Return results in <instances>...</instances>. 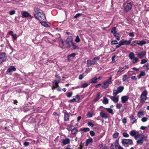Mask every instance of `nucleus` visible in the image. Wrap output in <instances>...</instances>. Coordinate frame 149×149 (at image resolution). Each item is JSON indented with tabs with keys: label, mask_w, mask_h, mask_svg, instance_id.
Wrapping results in <instances>:
<instances>
[{
	"label": "nucleus",
	"mask_w": 149,
	"mask_h": 149,
	"mask_svg": "<svg viewBox=\"0 0 149 149\" xmlns=\"http://www.w3.org/2000/svg\"><path fill=\"white\" fill-rule=\"evenodd\" d=\"M35 12L36 14H34V16L36 19L40 20L39 17L43 20L45 19V16L42 10L37 8L36 9Z\"/></svg>",
	"instance_id": "1"
},
{
	"label": "nucleus",
	"mask_w": 149,
	"mask_h": 149,
	"mask_svg": "<svg viewBox=\"0 0 149 149\" xmlns=\"http://www.w3.org/2000/svg\"><path fill=\"white\" fill-rule=\"evenodd\" d=\"M73 42V39L72 37L71 36L68 37L65 41H62V43L64 45L65 43L67 47L70 48V47L71 44Z\"/></svg>",
	"instance_id": "2"
},
{
	"label": "nucleus",
	"mask_w": 149,
	"mask_h": 149,
	"mask_svg": "<svg viewBox=\"0 0 149 149\" xmlns=\"http://www.w3.org/2000/svg\"><path fill=\"white\" fill-rule=\"evenodd\" d=\"M121 143L125 147H128L129 145H131L133 144L132 140L130 139H122Z\"/></svg>",
	"instance_id": "3"
},
{
	"label": "nucleus",
	"mask_w": 149,
	"mask_h": 149,
	"mask_svg": "<svg viewBox=\"0 0 149 149\" xmlns=\"http://www.w3.org/2000/svg\"><path fill=\"white\" fill-rule=\"evenodd\" d=\"M117 93L115 92H113V96H111L109 95H107V96L110 98L114 103H117L119 101V96L117 95Z\"/></svg>",
	"instance_id": "4"
},
{
	"label": "nucleus",
	"mask_w": 149,
	"mask_h": 149,
	"mask_svg": "<svg viewBox=\"0 0 149 149\" xmlns=\"http://www.w3.org/2000/svg\"><path fill=\"white\" fill-rule=\"evenodd\" d=\"M147 92L146 90L143 91L141 94L140 97L141 99L140 102L141 103H143L147 100Z\"/></svg>",
	"instance_id": "5"
},
{
	"label": "nucleus",
	"mask_w": 149,
	"mask_h": 149,
	"mask_svg": "<svg viewBox=\"0 0 149 149\" xmlns=\"http://www.w3.org/2000/svg\"><path fill=\"white\" fill-rule=\"evenodd\" d=\"M112 79V77L111 76L110 77L109 79L106 81L104 82L103 83V84L102 86V87L104 89L107 88L109 85L111 84Z\"/></svg>",
	"instance_id": "6"
},
{
	"label": "nucleus",
	"mask_w": 149,
	"mask_h": 149,
	"mask_svg": "<svg viewBox=\"0 0 149 149\" xmlns=\"http://www.w3.org/2000/svg\"><path fill=\"white\" fill-rule=\"evenodd\" d=\"M146 54V52L145 51H143L141 52L138 53L136 55L140 59L143 58L144 56H145Z\"/></svg>",
	"instance_id": "7"
},
{
	"label": "nucleus",
	"mask_w": 149,
	"mask_h": 149,
	"mask_svg": "<svg viewBox=\"0 0 149 149\" xmlns=\"http://www.w3.org/2000/svg\"><path fill=\"white\" fill-rule=\"evenodd\" d=\"M6 56L5 53H2L0 55V63L5 61Z\"/></svg>",
	"instance_id": "8"
},
{
	"label": "nucleus",
	"mask_w": 149,
	"mask_h": 149,
	"mask_svg": "<svg viewBox=\"0 0 149 149\" xmlns=\"http://www.w3.org/2000/svg\"><path fill=\"white\" fill-rule=\"evenodd\" d=\"M145 136L142 134H139L137 133L136 136H135V139L137 140L139 139H145Z\"/></svg>",
	"instance_id": "9"
},
{
	"label": "nucleus",
	"mask_w": 149,
	"mask_h": 149,
	"mask_svg": "<svg viewBox=\"0 0 149 149\" xmlns=\"http://www.w3.org/2000/svg\"><path fill=\"white\" fill-rule=\"evenodd\" d=\"M115 146L116 149H124L119 144V139H117L115 142Z\"/></svg>",
	"instance_id": "10"
},
{
	"label": "nucleus",
	"mask_w": 149,
	"mask_h": 149,
	"mask_svg": "<svg viewBox=\"0 0 149 149\" xmlns=\"http://www.w3.org/2000/svg\"><path fill=\"white\" fill-rule=\"evenodd\" d=\"M124 87L123 86H120L118 87L117 88V90H114L113 91V92H115L117 93V94L121 93L123 90Z\"/></svg>",
	"instance_id": "11"
},
{
	"label": "nucleus",
	"mask_w": 149,
	"mask_h": 149,
	"mask_svg": "<svg viewBox=\"0 0 149 149\" xmlns=\"http://www.w3.org/2000/svg\"><path fill=\"white\" fill-rule=\"evenodd\" d=\"M22 17H28L33 18V17L30 15L27 12L24 11L22 13Z\"/></svg>",
	"instance_id": "12"
},
{
	"label": "nucleus",
	"mask_w": 149,
	"mask_h": 149,
	"mask_svg": "<svg viewBox=\"0 0 149 149\" xmlns=\"http://www.w3.org/2000/svg\"><path fill=\"white\" fill-rule=\"evenodd\" d=\"M64 120L65 121H68L69 120L70 115L68 113L65 111L64 112Z\"/></svg>",
	"instance_id": "13"
},
{
	"label": "nucleus",
	"mask_w": 149,
	"mask_h": 149,
	"mask_svg": "<svg viewBox=\"0 0 149 149\" xmlns=\"http://www.w3.org/2000/svg\"><path fill=\"white\" fill-rule=\"evenodd\" d=\"M132 5L131 3H128L125 7V10L126 11L130 10L132 8Z\"/></svg>",
	"instance_id": "14"
},
{
	"label": "nucleus",
	"mask_w": 149,
	"mask_h": 149,
	"mask_svg": "<svg viewBox=\"0 0 149 149\" xmlns=\"http://www.w3.org/2000/svg\"><path fill=\"white\" fill-rule=\"evenodd\" d=\"M129 99V97L127 96H122L121 98V102L123 103H125Z\"/></svg>",
	"instance_id": "15"
},
{
	"label": "nucleus",
	"mask_w": 149,
	"mask_h": 149,
	"mask_svg": "<svg viewBox=\"0 0 149 149\" xmlns=\"http://www.w3.org/2000/svg\"><path fill=\"white\" fill-rule=\"evenodd\" d=\"M62 143L63 145L68 144L70 143V140L68 138H66L63 140Z\"/></svg>",
	"instance_id": "16"
},
{
	"label": "nucleus",
	"mask_w": 149,
	"mask_h": 149,
	"mask_svg": "<svg viewBox=\"0 0 149 149\" xmlns=\"http://www.w3.org/2000/svg\"><path fill=\"white\" fill-rule=\"evenodd\" d=\"M95 63V61H93V60L91 61L90 60H88L87 61V64L88 66H90L92 65H94Z\"/></svg>",
	"instance_id": "17"
},
{
	"label": "nucleus",
	"mask_w": 149,
	"mask_h": 149,
	"mask_svg": "<svg viewBox=\"0 0 149 149\" xmlns=\"http://www.w3.org/2000/svg\"><path fill=\"white\" fill-rule=\"evenodd\" d=\"M100 116L102 118L106 119L107 118V114L101 111L100 113Z\"/></svg>",
	"instance_id": "18"
},
{
	"label": "nucleus",
	"mask_w": 149,
	"mask_h": 149,
	"mask_svg": "<svg viewBox=\"0 0 149 149\" xmlns=\"http://www.w3.org/2000/svg\"><path fill=\"white\" fill-rule=\"evenodd\" d=\"M146 41L143 40H141V41H138V42H136V43L137 44L141 46L145 44H146Z\"/></svg>",
	"instance_id": "19"
},
{
	"label": "nucleus",
	"mask_w": 149,
	"mask_h": 149,
	"mask_svg": "<svg viewBox=\"0 0 149 149\" xmlns=\"http://www.w3.org/2000/svg\"><path fill=\"white\" fill-rule=\"evenodd\" d=\"M58 84L56 82H55V81H54L53 83V86L52 87V89L54 90L56 88L58 87Z\"/></svg>",
	"instance_id": "20"
},
{
	"label": "nucleus",
	"mask_w": 149,
	"mask_h": 149,
	"mask_svg": "<svg viewBox=\"0 0 149 149\" xmlns=\"http://www.w3.org/2000/svg\"><path fill=\"white\" fill-rule=\"evenodd\" d=\"M16 70V69L14 67L11 66L8 69L7 71L9 72H10L12 71H15Z\"/></svg>",
	"instance_id": "21"
},
{
	"label": "nucleus",
	"mask_w": 149,
	"mask_h": 149,
	"mask_svg": "<svg viewBox=\"0 0 149 149\" xmlns=\"http://www.w3.org/2000/svg\"><path fill=\"white\" fill-rule=\"evenodd\" d=\"M72 47V49L73 50L76 49H79V47L78 46H77L76 44L73 42L71 44Z\"/></svg>",
	"instance_id": "22"
},
{
	"label": "nucleus",
	"mask_w": 149,
	"mask_h": 149,
	"mask_svg": "<svg viewBox=\"0 0 149 149\" xmlns=\"http://www.w3.org/2000/svg\"><path fill=\"white\" fill-rule=\"evenodd\" d=\"M136 131L134 130H132L130 132V134L132 136H134L135 137V136H136L137 134Z\"/></svg>",
	"instance_id": "23"
},
{
	"label": "nucleus",
	"mask_w": 149,
	"mask_h": 149,
	"mask_svg": "<svg viewBox=\"0 0 149 149\" xmlns=\"http://www.w3.org/2000/svg\"><path fill=\"white\" fill-rule=\"evenodd\" d=\"M80 130L81 131L86 132L89 131H90V129L88 127H84L81 128Z\"/></svg>",
	"instance_id": "24"
},
{
	"label": "nucleus",
	"mask_w": 149,
	"mask_h": 149,
	"mask_svg": "<svg viewBox=\"0 0 149 149\" xmlns=\"http://www.w3.org/2000/svg\"><path fill=\"white\" fill-rule=\"evenodd\" d=\"M120 45H129V42H127V41L126 40H125L124 41H120Z\"/></svg>",
	"instance_id": "25"
},
{
	"label": "nucleus",
	"mask_w": 149,
	"mask_h": 149,
	"mask_svg": "<svg viewBox=\"0 0 149 149\" xmlns=\"http://www.w3.org/2000/svg\"><path fill=\"white\" fill-rule=\"evenodd\" d=\"M93 141V139L92 138H90L87 139L86 141V146H88V144L90 143H92Z\"/></svg>",
	"instance_id": "26"
},
{
	"label": "nucleus",
	"mask_w": 149,
	"mask_h": 149,
	"mask_svg": "<svg viewBox=\"0 0 149 149\" xmlns=\"http://www.w3.org/2000/svg\"><path fill=\"white\" fill-rule=\"evenodd\" d=\"M97 78L96 77L93 78L91 80V83H96L97 82Z\"/></svg>",
	"instance_id": "27"
},
{
	"label": "nucleus",
	"mask_w": 149,
	"mask_h": 149,
	"mask_svg": "<svg viewBox=\"0 0 149 149\" xmlns=\"http://www.w3.org/2000/svg\"><path fill=\"white\" fill-rule=\"evenodd\" d=\"M130 119L132 120H133V122H132V124H133L136 123V120L133 115H131L130 117Z\"/></svg>",
	"instance_id": "28"
},
{
	"label": "nucleus",
	"mask_w": 149,
	"mask_h": 149,
	"mask_svg": "<svg viewBox=\"0 0 149 149\" xmlns=\"http://www.w3.org/2000/svg\"><path fill=\"white\" fill-rule=\"evenodd\" d=\"M41 24L43 26L45 27H48L49 26L47 23L45 21H42L41 22Z\"/></svg>",
	"instance_id": "29"
},
{
	"label": "nucleus",
	"mask_w": 149,
	"mask_h": 149,
	"mask_svg": "<svg viewBox=\"0 0 149 149\" xmlns=\"http://www.w3.org/2000/svg\"><path fill=\"white\" fill-rule=\"evenodd\" d=\"M100 95V93H98L95 98L93 100V101L94 102H96L97 101L100 99L99 96Z\"/></svg>",
	"instance_id": "30"
},
{
	"label": "nucleus",
	"mask_w": 149,
	"mask_h": 149,
	"mask_svg": "<svg viewBox=\"0 0 149 149\" xmlns=\"http://www.w3.org/2000/svg\"><path fill=\"white\" fill-rule=\"evenodd\" d=\"M146 75V73L144 72L141 71L140 73L138 76L139 79H140L142 76H144Z\"/></svg>",
	"instance_id": "31"
},
{
	"label": "nucleus",
	"mask_w": 149,
	"mask_h": 149,
	"mask_svg": "<svg viewBox=\"0 0 149 149\" xmlns=\"http://www.w3.org/2000/svg\"><path fill=\"white\" fill-rule=\"evenodd\" d=\"M129 57L131 60H133L135 57L134 54L131 52L129 54Z\"/></svg>",
	"instance_id": "32"
},
{
	"label": "nucleus",
	"mask_w": 149,
	"mask_h": 149,
	"mask_svg": "<svg viewBox=\"0 0 149 149\" xmlns=\"http://www.w3.org/2000/svg\"><path fill=\"white\" fill-rule=\"evenodd\" d=\"M119 70L117 71V73L118 74H120L122 72L124 71L125 70L124 68L123 67H119Z\"/></svg>",
	"instance_id": "33"
},
{
	"label": "nucleus",
	"mask_w": 149,
	"mask_h": 149,
	"mask_svg": "<svg viewBox=\"0 0 149 149\" xmlns=\"http://www.w3.org/2000/svg\"><path fill=\"white\" fill-rule=\"evenodd\" d=\"M102 102L104 104H107L109 103L108 100L106 97H104Z\"/></svg>",
	"instance_id": "34"
},
{
	"label": "nucleus",
	"mask_w": 149,
	"mask_h": 149,
	"mask_svg": "<svg viewBox=\"0 0 149 149\" xmlns=\"http://www.w3.org/2000/svg\"><path fill=\"white\" fill-rule=\"evenodd\" d=\"M77 132L78 130L75 127L71 130L72 134H75Z\"/></svg>",
	"instance_id": "35"
},
{
	"label": "nucleus",
	"mask_w": 149,
	"mask_h": 149,
	"mask_svg": "<svg viewBox=\"0 0 149 149\" xmlns=\"http://www.w3.org/2000/svg\"><path fill=\"white\" fill-rule=\"evenodd\" d=\"M73 98L74 99L75 102H78L80 99V97L79 95H76L74 96Z\"/></svg>",
	"instance_id": "36"
},
{
	"label": "nucleus",
	"mask_w": 149,
	"mask_h": 149,
	"mask_svg": "<svg viewBox=\"0 0 149 149\" xmlns=\"http://www.w3.org/2000/svg\"><path fill=\"white\" fill-rule=\"evenodd\" d=\"M123 81H125L127 79H128L130 77L128 76L127 75L125 74L123 76Z\"/></svg>",
	"instance_id": "37"
},
{
	"label": "nucleus",
	"mask_w": 149,
	"mask_h": 149,
	"mask_svg": "<svg viewBox=\"0 0 149 149\" xmlns=\"http://www.w3.org/2000/svg\"><path fill=\"white\" fill-rule=\"evenodd\" d=\"M106 110L108 111L109 113H111L112 114H113V110L112 109L110 108H107L106 109Z\"/></svg>",
	"instance_id": "38"
},
{
	"label": "nucleus",
	"mask_w": 149,
	"mask_h": 149,
	"mask_svg": "<svg viewBox=\"0 0 149 149\" xmlns=\"http://www.w3.org/2000/svg\"><path fill=\"white\" fill-rule=\"evenodd\" d=\"M143 139H139L138 140L136 141V143L137 144L139 145H142L143 143Z\"/></svg>",
	"instance_id": "39"
},
{
	"label": "nucleus",
	"mask_w": 149,
	"mask_h": 149,
	"mask_svg": "<svg viewBox=\"0 0 149 149\" xmlns=\"http://www.w3.org/2000/svg\"><path fill=\"white\" fill-rule=\"evenodd\" d=\"M119 134V133L118 132H116L114 133L113 135V138L116 139L117 138Z\"/></svg>",
	"instance_id": "40"
},
{
	"label": "nucleus",
	"mask_w": 149,
	"mask_h": 149,
	"mask_svg": "<svg viewBox=\"0 0 149 149\" xmlns=\"http://www.w3.org/2000/svg\"><path fill=\"white\" fill-rule=\"evenodd\" d=\"M143 115V111H139L137 114L139 118L141 117V116Z\"/></svg>",
	"instance_id": "41"
},
{
	"label": "nucleus",
	"mask_w": 149,
	"mask_h": 149,
	"mask_svg": "<svg viewBox=\"0 0 149 149\" xmlns=\"http://www.w3.org/2000/svg\"><path fill=\"white\" fill-rule=\"evenodd\" d=\"M76 55V54L75 53H73L68 56V60H69L70 58L71 57H74Z\"/></svg>",
	"instance_id": "42"
},
{
	"label": "nucleus",
	"mask_w": 149,
	"mask_h": 149,
	"mask_svg": "<svg viewBox=\"0 0 149 149\" xmlns=\"http://www.w3.org/2000/svg\"><path fill=\"white\" fill-rule=\"evenodd\" d=\"M111 32L113 34H116V31L115 27H113L111 29Z\"/></svg>",
	"instance_id": "43"
},
{
	"label": "nucleus",
	"mask_w": 149,
	"mask_h": 149,
	"mask_svg": "<svg viewBox=\"0 0 149 149\" xmlns=\"http://www.w3.org/2000/svg\"><path fill=\"white\" fill-rule=\"evenodd\" d=\"M133 60L132 61V62L133 63H135L138 61L139 59L135 57Z\"/></svg>",
	"instance_id": "44"
},
{
	"label": "nucleus",
	"mask_w": 149,
	"mask_h": 149,
	"mask_svg": "<svg viewBox=\"0 0 149 149\" xmlns=\"http://www.w3.org/2000/svg\"><path fill=\"white\" fill-rule=\"evenodd\" d=\"M148 60L147 59H143L141 60V64H143L146 63L147 62Z\"/></svg>",
	"instance_id": "45"
},
{
	"label": "nucleus",
	"mask_w": 149,
	"mask_h": 149,
	"mask_svg": "<svg viewBox=\"0 0 149 149\" xmlns=\"http://www.w3.org/2000/svg\"><path fill=\"white\" fill-rule=\"evenodd\" d=\"M80 41V39L79 38V36H76V38L75 39V41L77 42H79Z\"/></svg>",
	"instance_id": "46"
},
{
	"label": "nucleus",
	"mask_w": 149,
	"mask_h": 149,
	"mask_svg": "<svg viewBox=\"0 0 149 149\" xmlns=\"http://www.w3.org/2000/svg\"><path fill=\"white\" fill-rule=\"evenodd\" d=\"M100 58V57L99 56H97L96 57H95L93 58V61H95V63Z\"/></svg>",
	"instance_id": "47"
},
{
	"label": "nucleus",
	"mask_w": 149,
	"mask_h": 149,
	"mask_svg": "<svg viewBox=\"0 0 149 149\" xmlns=\"http://www.w3.org/2000/svg\"><path fill=\"white\" fill-rule=\"evenodd\" d=\"M87 124L89 127H93L94 125V124L91 122H88L87 123Z\"/></svg>",
	"instance_id": "48"
},
{
	"label": "nucleus",
	"mask_w": 149,
	"mask_h": 149,
	"mask_svg": "<svg viewBox=\"0 0 149 149\" xmlns=\"http://www.w3.org/2000/svg\"><path fill=\"white\" fill-rule=\"evenodd\" d=\"M72 94V92H70L68 93L67 94V96L68 97H71Z\"/></svg>",
	"instance_id": "49"
},
{
	"label": "nucleus",
	"mask_w": 149,
	"mask_h": 149,
	"mask_svg": "<svg viewBox=\"0 0 149 149\" xmlns=\"http://www.w3.org/2000/svg\"><path fill=\"white\" fill-rule=\"evenodd\" d=\"M122 106V105L120 103L116 105V107L117 109H120Z\"/></svg>",
	"instance_id": "50"
},
{
	"label": "nucleus",
	"mask_w": 149,
	"mask_h": 149,
	"mask_svg": "<svg viewBox=\"0 0 149 149\" xmlns=\"http://www.w3.org/2000/svg\"><path fill=\"white\" fill-rule=\"evenodd\" d=\"M123 136L125 137H129V135L127 133H123Z\"/></svg>",
	"instance_id": "51"
},
{
	"label": "nucleus",
	"mask_w": 149,
	"mask_h": 149,
	"mask_svg": "<svg viewBox=\"0 0 149 149\" xmlns=\"http://www.w3.org/2000/svg\"><path fill=\"white\" fill-rule=\"evenodd\" d=\"M90 134L92 136H94L95 135V133L93 131H91L90 132Z\"/></svg>",
	"instance_id": "52"
},
{
	"label": "nucleus",
	"mask_w": 149,
	"mask_h": 149,
	"mask_svg": "<svg viewBox=\"0 0 149 149\" xmlns=\"http://www.w3.org/2000/svg\"><path fill=\"white\" fill-rule=\"evenodd\" d=\"M88 84L87 83H84V84H82V85L81 86V87L83 88H86V87H87V86H88Z\"/></svg>",
	"instance_id": "53"
},
{
	"label": "nucleus",
	"mask_w": 149,
	"mask_h": 149,
	"mask_svg": "<svg viewBox=\"0 0 149 149\" xmlns=\"http://www.w3.org/2000/svg\"><path fill=\"white\" fill-rule=\"evenodd\" d=\"M55 76L57 77H58V78H59V79L58 80H54L55 82H56L58 84V83H59V82H60L61 80L60 79V77H59L58 76H57V75H55Z\"/></svg>",
	"instance_id": "54"
},
{
	"label": "nucleus",
	"mask_w": 149,
	"mask_h": 149,
	"mask_svg": "<svg viewBox=\"0 0 149 149\" xmlns=\"http://www.w3.org/2000/svg\"><path fill=\"white\" fill-rule=\"evenodd\" d=\"M147 118L145 117H143L141 119V120L143 122H145L147 121Z\"/></svg>",
	"instance_id": "55"
},
{
	"label": "nucleus",
	"mask_w": 149,
	"mask_h": 149,
	"mask_svg": "<svg viewBox=\"0 0 149 149\" xmlns=\"http://www.w3.org/2000/svg\"><path fill=\"white\" fill-rule=\"evenodd\" d=\"M87 116L89 118L93 116V114L92 113L90 112H88L87 113Z\"/></svg>",
	"instance_id": "56"
},
{
	"label": "nucleus",
	"mask_w": 149,
	"mask_h": 149,
	"mask_svg": "<svg viewBox=\"0 0 149 149\" xmlns=\"http://www.w3.org/2000/svg\"><path fill=\"white\" fill-rule=\"evenodd\" d=\"M111 43L113 45H115L118 44V42L116 40H113L111 41Z\"/></svg>",
	"instance_id": "57"
},
{
	"label": "nucleus",
	"mask_w": 149,
	"mask_h": 149,
	"mask_svg": "<svg viewBox=\"0 0 149 149\" xmlns=\"http://www.w3.org/2000/svg\"><path fill=\"white\" fill-rule=\"evenodd\" d=\"M84 76V74H80L79 76V79L80 80L82 79L83 78Z\"/></svg>",
	"instance_id": "58"
},
{
	"label": "nucleus",
	"mask_w": 149,
	"mask_h": 149,
	"mask_svg": "<svg viewBox=\"0 0 149 149\" xmlns=\"http://www.w3.org/2000/svg\"><path fill=\"white\" fill-rule=\"evenodd\" d=\"M81 13H77L74 16V18H76L80 16L81 15Z\"/></svg>",
	"instance_id": "59"
},
{
	"label": "nucleus",
	"mask_w": 149,
	"mask_h": 149,
	"mask_svg": "<svg viewBox=\"0 0 149 149\" xmlns=\"http://www.w3.org/2000/svg\"><path fill=\"white\" fill-rule=\"evenodd\" d=\"M29 145V143L27 142H25L24 143V145L25 146L27 147Z\"/></svg>",
	"instance_id": "60"
},
{
	"label": "nucleus",
	"mask_w": 149,
	"mask_h": 149,
	"mask_svg": "<svg viewBox=\"0 0 149 149\" xmlns=\"http://www.w3.org/2000/svg\"><path fill=\"white\" fill-rule=\"evenodd\" d=\"M15 11L14 10H13L10 12V15H12L15 14Z\"/></svg>",
	"instance_id": "61"
},
{
	"label": "nucleus",
	"mask_w": 149,
	"mask_h": 149,
	"mask_svg": "<svg viewBox=\"0 0 149 149\" xmlns=\"http://www.w3.org/2000/svg\"><path fill=\"white\" fill-rule=\"evenodd\" d=\"M12 36L14 40H16L17 39V37L16 34H13Z\"/></svg>",
	"instance_id": "62"
},
{
	"label": "nucleus",
	"mask_w": 149,
	"mask_h": 149,
	"mask_svg": "<svg viewBox=\"0 0 149 149\" xmlns=\"http://www.w3.org/2000/svg\"><path fill=\"white\" fill-rule=\"evenodd\" d=\"M134 35L133 32H131L129 34V36L131 37H133Z\"/></svg>",
	"instance_id": "63"
},
{
	"label": "nucleus",
	"mask_w": 149,
	"mask_h": 149,
	"mask_svg": "<svg viewBox=\"0 0 149 149\" xmlns=\"http://www.w3.org/2000/svg\"><path fill=\"white\" fill-rule=\"evenodd\" d=\"M131 79H132L134 80H136V79H137L136 77L134 76H132L131 77Z\"/></svg>",
	"instance_id": "64"
}]
</instances>
